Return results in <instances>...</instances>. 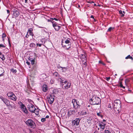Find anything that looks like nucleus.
<instances>
[{
	"mask_svg": "<svg viewBox=\"0 0 133 133\" xmlns=\"http://www.w3.org/2000/svg\"><path fill=\"white\" fill-rule=\"evenodd\" d=\"M46 121L45 118H43L41 119V121L42 122H44Z\"/></svg>",
	"mask_w": 133,
	"mask_h": 133,
	"instance_id": "36",
	"label": "nucleus"
},
{
	"mask_svg": "<svg viewBox=\"0 0 133 133\" xmlns=\"http://www.w3.org/2000/svg\"><path fill=\"white\" fill-rule=\"evenodd\" d=\"M123 85L122 84V82H120V85H119V86L121 87H123Z\"/></svg>",
	"mask_w": 133,
	"mask_h": 133,
	"instance_id": "47",
	"label": "nucleus"
},
{
	"mask_svg": "<svg viewBox=\"0 0 133 133\" xmlns=\"http://www.w3.org/2000/svg\"><path fill=\"white\" fill-rule=\"evenodd\" d=\"M42 90L44 92H46L48 90V88L46 85L44 84L43 85Z\"/></svg>",
	"mask_w": 133,
	"mask_h": 133,
	"instance_id": "16",
	"label": "nucleus"
},
{
	"mask_svg": "<svg viewBox=\"0 0 133 133\" xmlns=\"http://www.w3.org/2000/svg\"><path fill=\"white\" fill-rule=\"evenodd\" d=\"M80 119H79V118H76L74 121V125H78L79 124Z\"/></svg>",
	"mask_w": 133,
	"mask_h": 133,
	"instance_id": "15",
	"label": "nucleus"
},
{
	"mask_svg": "<svg viewBox=\"0 0 133 133\" xmlns=\"http://www.w3.org/2000/svg\"><path fill=\"white\" fill-rule=\"evenodd\" d=\"M114 29V28L110 27L107 30L108 32L111 31L112 30Z\"/></svg>",
	"mask_w": 133,
	"mask_h": 133,
	"instance_id": "31",
	"label": "nucleus"
},
{
	"mask_svg": "<svg viewBox=\"0 0 133 133\" xmlns=\"http://www.w3.org/2000/svg\"><path fill=\"white\" fill-rule=\"evenodd\" d=\"M26 123L28 125H29L31 128H34L35 122L31 119H29L26 121Z\"/></svg>",
	"mask_w": 133,
	"mask_h": 133,
	"instance_id": "4",
	"label": "nucleus"
},
{
	"mask_svg": "<svg viewBox=\"0 0 133 133\" xmlns=\"http://www.w3.org/2000/svg\"><path fill=\"white\" fill-rule=\"evenodd\" d=\"M101 113L100 112L99 113H97V115L98 116H100L102 118L103 117V115H100V113Z\"/></svg>",
	"mask_w": 133,
	"mask_h": 133,
	"instance_id": "35",
	"label": "nucleus"
},
{
	"mask_svg": "<svg viewBox=\"0 0 133 133\" xmlns=\"http://www.w3.org/2000/svg\"><path fill=\"white\" fill-rule=\"evenodd\" d=\"M62 46L65 48H66V49L67 50H69L70 48L71 47V43L70 44H62Z\"/></svg>",
	"mask_w": 133,
	"mask_h": 133,
	"instance_id": "11",
	"label": "nucleus"
},
{
	"mask_svg": "<svg viewBox=\"0 0 133 133\" xmlns=\"http://www.w3.org/2000/svg\"><path fill=\"white\" fill-rule=\"evenodd\" d=\"M68 82L67 81H65L64 82V83H64V84H66V83H67Z\"/></svg>",
	"mask_w": 133,
	"mask_h": 133,
	"instance_id": "53",
	"label": "nucleus"
},
{
	"mask_svg": "<svg viewBox=\"0 0 133 133\" xmlns=\"http://www.w3.org/2000/svg\"><path fill=\"white\" fill-rule=\"evenodd\" d=\"M26 63L29 65H30V63L28 61L26 62Z\"/></svg>",
	"mask_w": 133,
	"mask_h": 133,
	"instance_id": "50",
	"label": "nucleus"
},
{
	"mask_svg": "<svg viewBox=\"0 0 133 133\" xmlns=\"http://www.w3.org/2000/svg\"><path fill=\"white\" fill-rule=\"evenodd\" d=\"M52 19L53 20H55L56 21H58V19H57L56 18H52Z\"/></svg>",
	"mask_w": 133,
	"mask_h": 133,
	"instance_id": "52",
	"label": "nucleus"
},
{
	"mask_svg": "<svg viewBox=\"0 0 133 133\" xmlns=\"http://www.w3.org/2000/svg\"><path fill=\"white\" fill-rule=\"evenodd\" d=\"M106 80L108 81H109V80H110V77H106Z\"/></svg>",
	"mask_w": 133,
	"mask_h": 133,
	"instance_id": "48",
	"label": "nucleus"
},
{
	"mask_svg": "<svg viewBox=\"0 0 133 133\" xmlns=\"http://www.w3.org/2000/svg\"><path fill=\"white\" fill-rule=\"evenodd\" d=\"M63 85L64 86V89H67L70 88L71 85V83H70L69 82L66 84H63Z\"/></svg>",
	"mask_w": 133,
	"mask_h": 133,
	"instance_id": "8",
	"label": "nucleus"
},
{
	"mask_svg": "<svg viewBox=\"0 0 133 133\" xmlns=\"http://www.w3.org/2000/svg\"><path fill=\"white\" fill-rule=\"evenodd\" d=\"M48 22H50L52 23V25H53V24H54V23H55L56 22L53 21L52 18H51L50 19H48L47 20Z\"/></svg>",
	"mask_w": 133,
	"mask_h": 133,
	"instance_id": "27",
	"label": "nucleus"
},
{
	"mask_svg": "<svg viewBox=\"0 0 133 133\" xmlns=\"http://www.w3.org/2000/svg\"><path fill=\"white\" fill-rule=\"evenodd\" d=\"M89 102L91 105H98L101 103V100L98 97L94 95L89 101Z\"/></svg>",
	"mask_w": 133,
	"mask_h": 133,
	"instance_id": "1",
	"label": "nucleus"
},
{
	"mask_svg": "<svg viewBox=\"0 0 133 133\" xmlns=\"http://www.w3.org/2000/svg\"><path fill=\"white\" fill-rule=\"evenodd\" d=\"M53 75L54 76L56 77H58L59 75L58 74L57 72H54L53 74Z\"/></svg>",
	"mask_w": 133,
	"mask_h": 133,
	"instance_id": "29",
	"label": "nucleus"
},
{
	"mask_svg": "<svg viewBox=\"0 0 133 133\" xmlns=\"http://www.w3.org/2000/svg\"><path fill=\"white\" fill-rule=\"evenodd\" d=\"M120 104L121 102L119 100H117L114 102V110L117 114L119 112L121 107Z\"/></svg>",
	"mask_w": 133,
	"mask_h": 133,
	"instance_id": "2",
	"label": "nucleus"
},
{
	"mask_svg": "<svg viewBox=\"0 0 133 133\" xmlns=\"http://www.w3.org/2000/svg\"><path fill=\"white\" fill-rule=\"evenodd\" d=\"M11 71L13 73H16L17 72V71L16 70L14 69H12Z\"/></svg>",
	"mask_w": 133,
	"mask_h": 133,
	"instance_id": "33",
	"label": "nucleus"
},
{
	"mask_svg": "<svg viewBox=\"0 0 133 133\" xmlns=\"http://www.w3.org/2000/svg\"><path fill=\"white\" fill-rule=\"evenodd\" d=\"M63 68V67H61V66H59V68H62H62Z\"/></svg>",
	"mask_w": 133,
	"mask_h": 133,
	"instance_id": "62",
	"label": "nucleus"
},
{
	"mask_svg": "<svg viewBox=\"0 0 133 133\" xmlns=\"http://www.w3.org/2000/svg\"><path fill=\"white\" fill-rule=\"evenodd\" d=\"M121 88H122L124 89H125V87L124 86H123V87H122Z\"/></svg>",
	"mask_w": 133,
	"mask_h": 133,
	"instance_id": "61",
	"label": "nucleus"
},
{
	"mask_svg": "<svg viewBox=\"0 0 133 133\" xmlns=\"http://www.w3.org/2000/svg\"><path fill=\"white\" fill-rule=\"evenodd\" d=\"M60 79H61V82L63 83H64V82L65 81L64 80L62 79H61V78H60Z\"/></svg>",
	"mask_w": 133,
	"mask_h": 133,
	"instance_id": "46",
	"label": "nucleus"
},
{
	"mask_svg": "<svg viewBox=\"0 0 133 133\" xmlns=\"http://www.w3.org/2000/svg\"><path fill=\"white\" fill-rule=\"evenodd\" d=\"M21 108L22 110V111L26 114H27L28 113V111L26 107H25L24 105L22 102H21Z\"/></svg>",
	"mask_w": 133,
	"mask_h": 133,
	"instance_id": "5",
	"label": "nucleus"
},
{
	"mask_svg": "<svg viewBox=\"0 0 133 133\" xmlns=\"http://www.w3.org/2000/svg\"><path fill=\"white\" fill-rule=\"evenodd\" d=\"M71 111L73 114L77 112V110H71Z\"/></svg>",
	"mask_w": 133,
	"mask_h": 133,
	"instance_id": "42",
	"label": "nucleus"
},
{
	"mask_svg": "<svg viewBox=\"0 0 133 133\" xmlns=\"http://www.w3.org/2000/svg\"><path fill=\"white\" fill-rule=\"evenodd\" d=\"M130 81V79H126L125 80V82L126 83H128Z\"/></svg>",
	"mask_w": 133,
	"mask_h": 133,
	"instance_id": "34",
	"label": "nucleus"
},
{
	"mask_svg": "<svg viewBox=\"0 0 133 133\" xmlns=\"http://www.w3.org/2000/svg\"><path fill=\"white\" fill-rule=\"evenodd\" d=\"M28 109L30 111L33 113L35 112L34 111L35 110V108L33 105H32L29 106Z\"/></svg>",
	"mask_w": 133,
	"mask_h": 133,
	"instance_id": "9",
	"label": "nucleus"
},
{
	"mask_svg": "<svg viewBox=\"0 0 133 133\" xmlns=\"http://www.w3.org/2000/svg\"><path fill=\"white\" fill-rule=\"evenodd\" d=\"M10 99L14 101H16L17 99V97L15 96V95L14 94L12 97H11Z\"/></svg>",
	"mask_w": 133,
	"mask_h": 133,
	"instance_id": "18",
	"label": "nucleus"
},
{
	"mask_svg": "<svg viewBox=\"0 0 133 133\" xmlns=\"http://www.w3.org/2000/svg\"><path fill=\"white\" fill-rule=\"evenodd\" d=\"M105 133H111V132L108 130H105L104 131Z\"/></svg>",
	"mask_w": 133,
	"mask_h": 133,
	"instance_id": "40",
	"label": "nucleus"
},
{
	"mask_svg": "<svg viewBox=\"0 0 133 133\" xmlns=\"http://www.w3.org/2000/svg\"><path fill=\"white\" fill-rule=\"evenodd\" d=\"M90 18H92L93 19H94V17L93 15H91L90 16Z\"/></svg>",
	"mask_w": 133,
	"mask_h": 133,
	"instance_id": "55",
	"label": "nucleus"
},
{
	"mask_svg": "<svg viewBox=\"0 0 133 133\" xmlns=\"http://www.w3.org/2000/svg\"><path fill=\"white\" fill-rule=\"evenodd\" d=\"M7 12L8 13H9L10 12V11L8 10H7Z\"/></svg>",
	"mask_w": 133,
	"mask_h": 133,
	"instance_id": "57",
	"label": "nucleus"
},
{
	"mask_svg": "<svg viewBox=\"0 0 133 133\" xmlns=\"http://www.w3.org/2000/svg\"><path fill=\"white\" fill-rule=\"evenodd\" d=\"M76 102H77V101L76 99H73L72 100V103L74 105V103H75Z\"/></svg>",
	"mask_w": 133,
	"mask_h": 133,
	"instance_id": "32",
	"label": "nucleus"
},
{
	"mask_svg": "<svg viewBox=\"0 0 133 133\" xmlns=\"http://www.w3.org/2000/svg\"><path fill=\"white\" fill-rule=\"evenodd\" d=\"M99 63H102V62H101V61H99Z\"/></svg>",
	"mask_w": 133,
	"mask_h": 133,
	"instance_id": "64",
	"label": "nucleus"
},
{
	"mask_svg": "<svg viewBox=\"0 0 133 133\" xmlns=\"http://www.w3.org/2000/svg\"><path fill=\"white\" fill-rule=\"evenodd\" d=\"M35 44L33 43H31L30 44V46L31 47H35Z\"/></svg>",
	"mask_w": 133,
	"mask_h": 133,
	"instance_id": "28",
	"label": "nucleus"
},
{
	"mask_svg": "<svg viewBox=\"0 0 133 133\" xmlns=\"http://www.w3.org/2000/svg\"><path fill=\"white\" fill-rule=\"evenodd\" d=\"M87 114V112L84 110H82L80 113V115H86Z\"/></svg>",
	"mask_w": 133,
	"mask_h": 133,
	"instance_id": "23",
	"label": "nucleus"
},
{
	"mask_svg": "<svg viewBox=\"0 0 133 133\" xmlns=\"http://www.w3.org/2000/svg\"><path fill=\"white\" fill-rule=\"evenodd\" d=\"M7 106L9 107L8 108L10 110H12L14 108V106L13 105L9 104V105Z\"/></svg>",
	"mask_w": 133,
	"mask_h": 133,
	"instance_id": "20",
	"label": "nucleus"
},
{
	"mask_svg": "<svg viewBox=\"0 0 133 133\" xmlns=\"http://www.w3.org/2000/svg\"><path fill=\"white\" fill-rule=\"evenodd\" d=\"M70 39L69 38H68L64 42V40H62V44H71V42H70Z\"/></svg>",
	"mask_w": 133,
	"mask_h": 133,
	"instance_id": "13",
	"label": "nucleus"
},
{
	"mask_svg": "<svg viewBox=\"0 0 133 133\" xmlns=\"http://www.w3.org/2000/svg\"><path fill=\"white\" fill-rule=\"evenodd\" d=\"M6 37V35L4 33H3L2 36V37L3 38V40H4V38H5Z\"/></svg>",
	"mask_w": 133,
	"mask_h": 133,
	"instance_id": "39",
	"label": "nucleus"
},
{
	"mask_svg": "<svg viewBox=\"0 0 133 133\" xmlns=\"http://www.w3.org/2000/svg\"><path fill=\"white\" fill-rule=\"evenodd\" d=\"M52 26L54 28L55 30L57 31H58L61 27V26L58 25H57V23L56 22L55 23H54V24H53Z\"/></svg>",
	"mask_w": 133,
	"mask_h": 133,
	"instance_id": "7",
	"label": "nucleus"
},
{
	"mask_svg": "<svg viewBox=\"0 0 133 133\" xmlns=\"http://www.w3.org/2000/svg\"><path fill=\"white\" fill-rule=\"evenodd\" d=\"M82 65H83L85 67L87 65V64L86 62H85L83 64H82Z\"/></svg>",
	"mask_w": 133,
	"mask_h": 133,
	"instance_id": "45",
	"label": "nucleus"
},
{
	"mask_svg": "<svg viewBox=\"0 0 133 133\" xmlns=\"http://www.w3.org/2000/svg\"><path fill=\"white\" fill-rule=\"evenodd\" d=\"M0 98L2 100V101H4V100L5 99V98H4L3 97H0Z\"/></svg>",
	"mask_w": 133,
	"mask_h": 133,
	"instance_id": "51",
	"label": "nucleus"
},
{
	"mask_svg": "<svg viewBox=\"0 0 133 133\" xmlns=\"http://www.w3.org/2000/svg\"><path fill=\"white\" fill-rule=\"evenodd\" d=\"M5 46L3 44H0V48L1 47L5 48Z\"/></svg>",
	"mask_w": 133,
	"mask_h": 133,
	"instance_id": "43",
	"label": "nucleus"
},
{
	"mask_svg": "<svg viewBox=\"0 0 133 133\" xmlns=\"http://www.w3.org/2000/svg\"><path fill=\"white\" fill-rule=\"evenodd\" d=\"M28 32H27V34L25 36V37L26 38H28L29 36L28 34Z\"/></svg>",
	"mask_w": 133,
	"mask_h": 133,
	"instance_id": "54",
	"label": "nucleus"
},
{
	"mask_svg": "<svg viewBox=\"0 0 133 133\" xmlns=\"http://www.w3.org/2000/svg\"><path fill=\"white\" fill-rule=\"evenodd\" d=\"M14 94L12 92H9L7 93V95L8 97H10L11 98Z\"/></svg>",
	"mask_w": 133,
	"mask_h": 133,
	"instance_id": "21",
	"label": "nucleus"
},
{
	"mask_svg": "<svg viewBox=\"0 0 133 133\" xmlns=\"http://www.w3.org/2000/svg\"><path fill=\"white\" fill-rule=\"evenodd\" d=\"M80 57L82 59H84V60H85L86 59V56H85L83 54H81L80 55Z\"/></svg>",
	"mask_w": 133,
	"mask_h": 133,
	"instance_id": "24",
	"label": "nucleus"
},
{
	"mask_svg": "<svg viewBox=\"0 0 133 133\" xmlns=\"http://www.w3.org/2000/svg\"><path fill=\"white\" fill-rule=\"evenodd\" d=\"M3 102L6 104V106H8L9 103V101L8 100L6 99H5L3 101Z\"/></svg>",
	"mask_w": 133,
	"mask_h": 133,
	"instance_id": "19",
	"label": "nucleus"
},
{
	"mask_svg": "<svg viewBox=\"0 0 133 133\" xmlns=\"http://www.w3.org/2000/svg\"><path fill=\"white\" fill-rule=\"evenodd\" d=\"M108 107L110 108V109H112L113 108V106H111L110 104L108 106Z\"/></svg>",
	"mask_w": 133,
	"mask_h": 133,
	"instance_id": "41",
	"label": "nucleus"
},
{
	"mask_svg": "<svg viewBox=\"0 0 133 133\" xmlns=\"http://www.w3.org/2000/svg\"><path fill=\"white\" fill-rule=\"evenodd\" d=\"M103 122H103L104 123V122H105L106 121V120L105 119H103Z\"/></svg>",
	"mask_w": 133,
	"mask_h": 133,
	"instance_id": "59",
	"label": "nucleus"
},
{
	"mask_svg": "<svg viewBox=\"0 0 133 133\" xmlns=\"http://www.w3.org/2000/svg\"><path fill=\"white\" fill-rule=\"evenodd\" d=\"M125 59H130L132 60H133V58L130 55H128L127 57H126Z\"/></svg>",
	"mask_w": 133,
	"mask_h": 133,
	"instance_id": "22",
	"label": "nucleus"
},
{
	"mask_svg": "<svg viewBox=\"0 0 133 133\" xmlns=\"http://www.w3.org/2000/svg\"><path fill=\"white\" fill-rule=\"evenodd\" d=\"M119 14L120 15H121V17H123V16H124V14H122V10H120L119 11Z\"/></svg>",
	"mask_w": 133,
	"mask_h": 133,
	"instance_id": "30",
	"label": "nucleus"
},
{
	"mask_svg": "<svg viewBox=\"0 0 133 133\" xmlns=\"http://www.w3.org/2000/svg\"><path fill=\"white\" fill-rule=\"evenodd\" d=\"M13 13L12 16V18H16L19 15V12L18 10H15L13 11Z\"/></svg>",
	"mask_w": 133,
	"mask_h": 133,
	"instance_id": "6",
	"label": "nucleus"
},
{
	"mask_svg": "<svg viewBox=\"0 0 133 133\" xmlns=\"http://www.w3.org/2000/svg\"><path fill=\"white\" fill-rule=\"evenodd\" d=\"M3 70V72L2 74H0V77L4 75V72H5L4 70Z\"/></svg>",
	"mask_w": 133,
	"mask_h": 133,
	"instance_id": "44",
	"label": "nucleus"
},
{
	"mask_svg": "<svg viewBox=\"0 0 133 133\" xmlns=\"http://www.w3.org/2000/svg\"><path fill=\"white\" fill-rule=\"evenodd\" d=\"M34 111H35V112H34V113H35L36 114H38V112H39L38 110H36L35 109V110Z\"/></svg>",
	"mask_w": 133,
	"mask_h": 133,
	"instance_id": "37",
	"label": "nucleus"
},
{
	"mask_svg": "<svg viewBox=\"0 0 133 133\" xmlns=\"http://www.w3.org/2000/svg\"><path fill=\"white\" fill-rule=\"evenodd\" d=\"M29 61L31 62L32 65L34 64L35 62V58L34 57L32 58V56H30L29 58H28Z\"/></svg>",
	"mask_w": 133,
	"mask_h": 133,
	"instance_id": "10",
	"label": "nucleus"
},
{
	"mask_svg": "<svg viewBox=\"0 0 133 133\" xmlns=\"http://www.w3.org/2000/svg\"><path fill=\"white\" fill-rule=\"evenodd\" d=\"M94 19V22H96V20L95 18H94V19Z\"/></svg>",
	"mask_w": 133,
	"mask_h": 133,
	"instance_id": "63",
	"label": "nucleus"
},
{
	"mask_svg": "<svg viewBox=\"0 0 133 133\" xmlns=\"http://www.w3.org/2000/svg\"><path fill=\"white\" fill-rule=\"evenodd\" d=\"M49 115H47L46 116L45 118H49Z\"/></svg>",
	"mask_w": 133,
	"mask_h": 133,
	"instance_id": "56",
	"label": "nucleus"
},
{
	"mask_svg": "<svg viewBox=\"0 0 133 133\" xmlns=\"http://www.w3.org/2000/svg\"><path fill=\"white\" fill-rule=\"evenodd\" d=\"M78 102H76L75 103H74L73 106L74 109H77L80 108V105L78 104Z\"/></svg>",
	"mask_w": 133,
	"mask_h": 133,
	"instance_id": "14",
	"label": "nucleus"
},
{
	"mask_svg": "<svg viewBox=\"0 0 133 133\" xmlns=\"http://www.w3.org/2000/svg\"><path fill=\"white\" fill-rule=\"evenodd\" d=\"M42 44H39L38 43H37V44H36V45L37 46L38 45L39 47L41 46H42Z\"/></svg>",
	"mask_w": 133,
	"mask_h": 133,
	"instance_id": "49",
	"label": "nucleus"
},
{
	"mask_svg": "<svg viewBox=\"0 0 133 133\" xmlns=\"http://www.w3.org/2000/svg\"><path fill=\"white\" fill-rule=\"evenodd\" d=\"M25 1V3H28V0H24Z\"/></svg>",
	"mask_w": 133,
	"mask_h": 133,
	"instance_id": "58",
	"label": "nucleus"
},
{
	"mask_svg": "<svg viewBox=\"0 0 133 133\" xmlns=\"http://www.w3.org/2000/svg\"><path fill=\"white\" fill-rule=\"evenodd\" d=\"M33 31V29L31 28H29L28 30V32L29 33V35H30L32 36H33L34 34L32 32Z\"/></svg>",
	"mask_w": 133,
	"mask_h": 133,
	"instance_id": "17",
	"label": "nucleus"
},
{
	"mask_svg": "<svg viewBox=\"0 0 133 133\" xmlns=\"http://www.w3.org/2000/svg\"><path fill=\"white\" fill-rule=\"evenodd\" d=\"M100 123H98L99 126L100 127V128L104 130L106 124L105 123L100 122Z\"/></svg>",
	"mask_w": 133,
	"mask_h": 133,
	"instance_id": "12",
	"label": "nucleus"
},
{
	"mask_svg": "<svg viewBox=\"0 0 133 133\" xmlns=\"http://www.w3.org/2000/svg\"><path fill=\"white\" fill-rule=\"evenodd\" d=\"M73 114L71 111V110H69L68 111V117H69L71 115Z\"/></svg>",
	"mask_w": 133,
	"mask_h": 133,
	"instance_id": "26",
	"label": "nucleus"
},
{
	"mask_svg": "<svg viewBox=\"0 0 133 133\" xmlns=\"http://www.w3.org/2000/svg\"><path fill=\"white\" fill-rule=\"evenodd\" d=\"M55 90H53L52 93L48 95L47 97V98L48 99V103L50 104H52L54 101V97H55L54 95L56 94L54 92Z\"/></svg>",
	"mask_w": 133,
	"mask_h": 133,
	"instance_id": "3",
	"label": "nucleus"
},
{
	"mask_svg": "<svg viewBox=\"0 0 133 133\" xmlns=\"http://www.w3.org/2000/svg\"><path fill=\"white\" fill-rule=\"evenodd\" d=\"M62 70L63 71H65L67 70V68L65 67H63Z\"/></svg>",
	"mask_w": 133,
	"mask_h": 133,
	"instance_id": "38",
	"label": "nucleus"
},
{
	"mask_svg": "<svg viewBox=\"0 0 133 133\" xmlns=\"http://www.w3.org/2000/svg\"><path fill=\"white\" fill-rule=\"evenodd\" d=\"M0 58L2 59L3 61L4 60L5 58L4 57V56L3 55L2 53L0 56Z\"/></svg>",
	"mask_w": 133,
	"mask_h": 133,
	"instance_id": "25",
	"label": "nucleus"
},
{
	"mask_svg": "<svg viewBox=\"0 0 133 133\" xmlns=\"http://www.w3.org/2000/svg\"><path fill=\"white\" fill-rule=\"evenodd\" d=\"M77 7L78 8H80V6L79 5H78Z\"/></svg>",
	"mask_w": 133,
	"mask_h": 133,
	"instance_id": "60",
	"label": "nucleus"
}]
</instances>
